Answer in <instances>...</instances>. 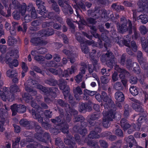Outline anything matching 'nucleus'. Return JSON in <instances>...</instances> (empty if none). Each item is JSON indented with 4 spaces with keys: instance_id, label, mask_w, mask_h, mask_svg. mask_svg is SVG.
Here are the masks:
<instances>
[{
    "instance_id": "f257e3e1",
    "label": "nucleus",
    "mask_w": 148,
    "mask_h": 148,
    "mask_svg": "<svg viewBox=\"0 0 148 148\" xmlns=\"http://www.w3.org/2000/svg\"><path fill=\"white\" fill-rule=\"evenodd\" d=\"M95 97L99 101H101V99H102L103 101L101 104L103 105L105 109H108V108H109V112L108 114L106 113V111L103 112V124L104 127L107 128L109 125V121H112L113 119L114 118L116 109L113 108L114 105L113 104L111 96L110 95L107 96L104 92H102L101 96L99 94H96Z\"/></svg>"
},
{
    "instance_id": "f03ea898",
    "label": "nucleus",
    "mask_w": 148,
    "mask_h": 148,
    "mask_svg": "<svg viewBox=\"0 0 148 148\" xmlns=\"http://www.w3.org/2000/svg\"><path fill=\"white\" fill-rule=\"evenodd\" d=\"M54 33V31L52 29L48 28L46 30H43L40 31L38 34L37 38H34L31 39V41L35 45H45L47 43L45 41L42 40L40 38L41 37L48 36L53 35Z\"/></svg>"
},
{
    "instance_id": "7ed1b4c3",
    "label": "nucleus",
    "mask_w": 148,
    "mask_h": 148,
    "mask_svg": "<svg viewBox=\"0 0 148 148\" xmlns=\"http://www.w3.org/2000/svg\"><path fill=\"white\" fill-rule=\"evenodd\" d=\"M76 70L75 67L73 66H72L70 68L68 69L67 70H64L63 72L62 71L61 69L60 68L58 69V71L52 68L49 69V71L54 74H58L60 76H62L66 77H69V74H71L74 73L75 71Z\"/></svg>"
},
{
    "instance_id": "20e7f679",
    "label": "nucleus",
    "mask_w": 148,
    "mask_h": 148,
    "mask_svg": "<svg viewBox=\"0 0 148 148\" xmlns=\"http://www.w3.org/2000/svg\"><path fill=\"white\" fill-rule=\"evenodd\" d=\"M121 25L117 27L119 32L123 33L129 29L130 30L132 28V23L129 20L127 21L125 18L123 17L121 19Z\"/></svg>"
},
{
    "instance_id": "39448f33",
    "label": "nucleus",
    "mask_w": 148,
    "mask_h": 148,
    "mask_svg": "<svg viewBox=\"0 0 148 148\" xmlns=\"http://www.w3.org/2000/svg\"><path fill=\"white\" fill-rule=\"evenodd\" d=\"M106 56L107 58V60H109L107 62L108 66L110 68L112 67L114 65L116 64L115 63L113 62L114 60L112 53L111 52L108 51L105 55H103L101 57V59L102 62H104L107 59Z\"/></svg>"
},
{
    "instance_id": "423d86ee",
    "label": "nucleus",
    "mask_w": 148,
    "mask_h": 148,
    "mask_svg": "<svg viewBox=\"0 0 148 148\" xmlns=\"http://www.w3.org/2000/svg\"><path fill=\"white\" fill-rule=\"evenodd\" d=\"M61 116H59L57 117L56 119H51V121L53 123L58 125V127L57 128V129L61 130L63 133H66L68 132V126L65 123L63 122L62 123H59L61 121Z\"/></svg>"
},
{
    "instance_id": "0eeeda50",
    "label": "nucleus",
    "mask_w": 148,
    "mask_h": 148,
    "mask_svg": "<svg viewBox=\"0 0 148 148\" xmlns=\"http://www.w3.org/2000/svg\"><path fill=\"white\" fill-rule=\"evenodd\" d=\"M42 2L40 0H37L36 3L38 6L39 13L44 18L47 17L48 18H51V16L53 14L52 13L50 12L48 14V16H47V13L46 10L45 8V6L42 4Z\"/></svg>"
},
{
    "instance_id": "6e6552de",
    "label": "nucleus",
    "mask_w": 148,
    "mask_h": 148,
    "mask_svg": "<svg viewBox=\"0 0 148 148\" xmlns=\"http://www.w3.org/2000/svg\"><path fill=\"white\" fill-rule=\"evenodd\" d=\"M0 96L4 101L8 100L12 101L14 99V96L13 95H12V92H9V88H4L3 92L0 90Z\"/></svg>"
},
{
    "instance_id": "1a4fd4ad",
    "label": "nucleus",
    "mask_w": 148,
    "mask_h": 148,
    "mask_svg": "<svg viewBox=\"0 0 148 148\" xmlns=\"http://www.w3.org/2000/svg\"><path fill=\"white\" fill-rule=\"evenodd\" d=\"M123 43L126 46L128 47L127 49V50L128 53L129 55H132L133 54V52L130 50L131 48L134 51H136L137 50V47L135 41H132L131 46L130 44V42L127 40H124Z\"/></svg>"
},
{
    "instance_id": "9d476101",
    "label": "nucleus",
    "mask_w": 148,
    "mask_h": 148,
    "mask_svg": "<svg viewBox=\"0 0 148 148\" xmlns=\"http://www.w3.org/2000/svg\"><path fill=\"white\" fill-rule=\"evenodd\" d=\"M115 69L120 73L119 76L121 79H123L121 80L122 82L124 85H125L127 82V81L125 79H124L125 75L127 73L125 70L121 69L119 67L118 65H116L115 66Z\"/></svg>"
},
{
    "instance_id": "9b49d317",
    "label": "nucleus",
    "mask_w": 148,
    "mask_h": 148,
    "mask_svg": "<svg viewBox=\"0 0 148 148\" xmlns=\"http://www.w3.org/2000/svg\"><path fill=\"white\" fill-rule=\"evenodd\" d=\"M81 67L80 68V72L77 75L75 78L76 82L79 83L82 80L83 75L85 73L86 69V66L84 62H82L81 63Z\"/></svg>"
},
{
    "instance_id": "f8f14e48",
    "label": "nucleus",
    "mask_w": 148,
    "mask_h": 148,
    "mask_svg": "<svg viewBox=\"0 0 148 148\" xmlns=\"http://www.w3.org/2000/svg\"><path fill=\"white\" fill-rule=\"evenodd\" d=\"M145 118L143 116L140 117L138 120V123H137V126L135 124H134L133 127H134V129H129L128 130V132L129 134L131 133L135 130L138 131L140 130V127L141 123L145 120Z\"/></svg>"
},
{
    "instance_id": "ddd939ff",
    "label": "nucleus",
    "mask_w": 148,
    "mask_h": 148,
    "mask_svg": "<svg viewBox=\"0 0 148 148\" xmlns=\"http://www.w3.org/2000/svg\"><path fill=\"white\" fill-rule=\"evenodd\" d=\"M6 63L9 64L10 68H12L13 66L16 67L18 66V62L17 60L14 59L12 60L11 58L9 57L8 55L6 56Z\"/></svg>"
},
{
    "instance_id": "4468645a",
    "label": "nucleus",
    "mask_w": 148,
    "mask_h": 148,
    "mask_svg": "<svg viewBox=\"0 0 148 148\" xmlns=\"http://www.w3.org/2000/svg\"><path fill=\"white\" fill-rule=\"evenodd\" d=\"M41 109L39 108L38 109L36 110L35 112L32 110V112L33 117L35 119H37L38 121L40 123H42L43 121V119L40 115L42 112H39L40 111H41Z\"/></svg>"
},
{
    "instance_id": "2eb2a0df",
    "label": "nucleus",
    "mask_w": 148,
    "mask_h": 148,
    "mask_svg": "<svg viewBox=\"0 0 148 148\" xmlns=\"http://www.w3.org/2000/svg\"><path fill=\"white\" fill-rule=\"evenodd\" d=\"M101 130L99 127L95 128V131L91 132L88 136L89 139L94 138H98L99 137L98 133L101 132Z\"/></svg>"
},
{
    "instance_id": "dca6fc26",
    "label": "nucleus",
    "mask_w": 148,
    "mask_h": 148,
    "mask_svg": "<svg viewBox=\"0 0 148 148\" xmlns=\"http://www.w3.org/2000/svg\"><path fill=\"white\" fill-rule=\"evenodd\" d=\"M32 7V5L31 4H30L29 5L27 6L26 4L25 3H24L20 9V12L22 15H23L25 14L26 10H27V11H29L31 10Z\"/></svg>"
},
{
    "instance_id": "f3484780",
    "label": "nucleus",
    "mask_w": 148,
    "mask_h": 148,
    "mask_svg": "<svg viewBox=\"0 0 148 148\" xmlns=\"http://www.w3.org/2000/svg\"><path fill=\"white\" fill-rule=\"evenodd\" d=\"M76 12L77 14V18H79L78 21V24L79 25V28H80V29L82 28V26L83 25H87L88 26H89V23H88V25L87 24L88 23H86V22L84 20L82 19L81 18L77 10H76ZM87 23L88 22H87Z\"/></svg>"
},
{
    "instance_id": "a211bd4d",
    "label": "nucleus",
    "mask_w": 148,
    "mask_h": 148,
    "mask_svg": "<svg viewBox=\"0 0 148 148\" xmlns=\"http://www.w3.org/2000/svg\"><path fill=\"white\" fill-rule=\"evenodd\" d=\"M132 107L137 112H143V110L141 107L140 102L138 100H135V103L132 104Z\"/></svg>"
},
{
    "instance_id": "6ab92c4d",
    "label": "nucleus",
    "mask_w": 148,
    "mask_h": 148,
    "mask_svg": "<svg viewBox=\"0 0 148 148\" xmlns=\"http://www.w3.org/2000/svg\"><path fill=\"white\" fill-rule=\"evenodd\" d=\"M31 53L33 56H34V59L37 61H42L44 60L43 56L38 54V51H32Z\"/></svg>"
},
{
    "instance_id": "aec40b11",
    "label": "nucleus",
    "mask_w": 148,
    "mask_h": 148,
    "mask_svg": "<svg viewBox=\"0 0 148 148\" xmlns=\"http://www.w3.org/2000/svg\"><path fill=\"white\" fill-rule=\"evenodd\" d=\"M65 83H62L59 85L60 88L63 90V94L65 97H66L68 93L69 88V87L66 85Z\"/></svg>"
},
{
    "instance_id": "412c9836",
    "label": "nucleus",
    "mask_w": 148,
    "mask_h": 148,
    "mask_svg": "<svg viewBox=\"0 0 148 148\" xmlns=\"http://www.w3.org/2000/svg\"><path fill=\"white\" fill-rule=\"evenodd\" d=\"M147 43L146 42V40L144 37L141 38V42H142V47L143 49L146 52H147L148 56V37L147 38Z\"/></svg>"
},
{
    "instance_id": "4be33fe9",
    "label": "nucleus",
    "mask_w": 148,
    "mask_h": 148,
    "mask_svg": "<svg viewBox=\"0 0 148 148\" xmlns=\"http://www.w3.org/2000/svg\"><path fill=\"white\" fill-rule=\"evenodd\" d=\"M126 140L127 143H129V147L130 148L132 147L133 145H136V141L132 136H130L126 138Z\"/></svg>"
},
{
    "instance_id": "5701e85b",
    "label": "nucleus",
    "mask_w": 148,
    "mask_h": 148,
    "mask_svg": "<svg viewBox=\"0 0 148 148\" xmlns=\"http://www.w3.org/2000/svg\"><path fill=\"white\" fill-rule=\"evenodd\" d=\"M115 97L116 99L119 102H121L124 99L123 94L121 92H117L115 94Z\"/></svg>"
},
{
    "instance_id": "b1692460",
    "label": "nucleus",
    "mask_w": 148,
    "mask_h": 148,
    "mask_svg": "<svg viewBox=\"0 0 148 148\" xmlns=\"http://www.w3.org/2000/svg\"><path fill=\"white\" fill-rule=\"evenodd\" d=\"M74 93L75 94V97L76 98L77 100L79 99V97L77 93L79 95L82 94L83 92L82 90L79 86L76 87L75 89H73Z\"/></svg>"
},
{
    "instance_id": "393cba45",
    "label": "nucleus",
    "mask_w": 148,
    "mask_h": 148,
    "mask_svg": "<svg viewBox=\"0 0 148 148\" xmlns=\"http://www.w3.org/2000/svg\"><path fill=\"white\" fill-rule=\"evenodd\" d=\"M121 126L124 130H126L130 127V125L126 122L125 119H122L121 121Z\"/></svg>"
},
{
    "instance_id": "a878e982",
    "label": "nucleus",
    "mask_w": 148,
    "mask_h": 148,
    "mask_svg": "<svg viewBox=\"0 0 148 148\" xmlns=\"http://www.w3.org/2000/svg\"><path fill=\"white\" fill-rule=\"evenodd\" d=\"M90 56L91 57H92V53H90ZM91 58L92 62L93 64L94 70L96 71H97V70L99 68V66L97 64L98 60L97 59L93 58V57H91Z\"/></svg>"
},
{
    "instance_id": "bb28decb",
    "label": "nucleus",
    "mask_w": 148,
    "mask_h": 148,
    "mask_svg": "<svg viewBox=\"0 0 148 148\" xmlns=\"http://www.w3.org/2000/svg\"><path fill=\"white\" fill-rule=\"evenodd\" d=\"M20 106L17 105L16 104H14L11 106V109L12 112V115L16 114V112H18L19 108H20Z\"/></svg>"
},
{
    "instance_id": "cd10ccee",
    "label": "nucleus",
    "mask_w": 148,
    "mask_h": 148,
    "mask_svg": "<svg viewBox=\"0 0 148 148\" xmlns=\"http://www.w3.org/2000/svg\"><path fill=\"white\" fill-rule=\"evenodd\" d=\"M138 20H140L142 23L145 24L148 22V16L145 14L141 15L139 16Z\"/></svg>"
},
{
    "instance_id": "c85d7f7f",
    "label": "nucleus",
    "mask_w": 148,
    "mask_h": 148,
    "mask_svg": "<svg viewBox=\"0 0 148 148\" xmlns=\"http://www.w3.org/2000/svg\"><path fill=\"white\" fill-rule=\"evenodd\" d=\"M88 107L87 104L82 103L79 106V110L82 112H84L87 110Z\"/></svg>"
},
{
    "instance_id": "c756f323",
    "label": "nucleus",
    "mask_w": 148,
    "mask_h": 148,
    "mask_svg": "<svg viewBox=\"0 0 148 148\" xmlns=\"http://www.w3.org/2000/svg\"><path fill=\"white\" fill-rule=\"evenodd\" d=\"M130 93L133 95H136L138 93V91L137 88L134 86H131L130 88Z\"/></svg>"
},
{
    "instance_id": "7c9ffc66",
    "label": "nucleus",
    "mask_w": 148,
    "mask_h": 148,
    "mask_svg": "<svg viewBox=\"0 0 148 148\" xmlns=\"http://www.w3.org/2000/svg\"><path fill=\"white\" fill-rule=\"evenodd\" d=\"M71 113H70V112H69V114H68L67 116L66 117V120L67 122L69 121L71 116L73 115H76L78 113V112L77 111L73 109L71 110Z\"/></svg>"
},
{
    "instance_id": "2f4dec72",
    "label": "nucleus",
    "mask_w": 148,
    "mask_h": 148,
    "mask_svg": "<svg viewBox=\"0 0 148 148\" xmlns=\"http://www.w3.org/2000/svg\"><path fill=\"white\" fill-rule=\"evenodd\" d=\"M142 54L141 51H138L137 52V59L140 65L142 67L145 63L142 62Z\"/></svg>"
},
{
    "instance_id": "473e14b6",
    "label": "nucleus",
    "mask_w": 148,
    "mask_h": 148,
    "mask_svg": "<svg viewBox=\"0 0 148 148\" xmlns=\"http://www.w3.org/2000/svg\"><path fill=\"white\" fill-rule=\"evenodd\" d=\"M6 74L8 77H15L17 75L16 73H15L14 71H13L11 69H10L7 71Z\"/></svg>"
},
{
    "instance_id": "72a5a7b5",
    "label": "nucleus",
    "mask_w": 148,
    "mask_h": 148,
    "mask_svg": "<svg viewBox=\"0 0 148 148\" xmlns=\"http://www.w3.org/2000/svg\"><path fill=\"white\" fill-rule=\"evenodd\" d=\"M55 144L60 148H62L64 147L62 141L60 138H57L56 140Z\"/></svg>"
},
{
    "instance_id": "f704fd0d",
    "label": "nucleus",
    "mask_w": 148,
    "mask_h": 148,
    "mask_svg": "<svg viewBox=\"0 0 148 148\" xmlns=\"http://www.w3.org/2000/svg\"><path fill=\"white\" fill-rule=\"evenodd\" d=\"M16 42V40L14 37L10 36L8 37V42L10 45H12Z\"/></svg>"
},
{
    "instance_id": "c9c22d12",
    "label": "nucleus",
    "mask_w": 148,
    "mask_h": 148,
    "mask_svg": "<svg viewBox=\"0 0 148 148\" xmlns=\"http://www.w3.org/2000/svg\"><path fill=\"white\" fill-rule=\"evenodd\" d=\"M10 90L12 93L20 91V89L18 87L15 85L11 86Z\"/></svg>"
},
{
    "instance_id": "e433bc0d",
    "label": "nucleus",
    "mask_w": 148,
    "mask_h": 148,
    "mask_svg": "<svg viewBox=\"0 0 148 148\" xmlns=\"http://www.w3.org/2000/svg\"><path fill=\"white\" fill-rule=\"evenodd\" d=\"M34 87L40 90L43 92H45V93H46V91H47V89H46L45 87H43L41 85L36 84V86H34Z\"/></svg>"
},
{
    "instance_id": "4c0bfd02",
    "label": "nucleus",
    "mask_w": 148,
    "mask_h": 148,
    "mask_svg": "<svg viewBox=\"0 0 148 148\" xmlns=\"http://www.w3.org/2000/svg\"><path fill=\"white\" fill-rule=\"evenodd\" d=\"M53 3L52 5L53 8L56 12H58L59 11L58 7L56 2H54L53 0H50Z\"/></svg>"
},
{
    "instance_id": "58836bf2",
    "label": "nucleus",
    "mask_w": 148,
    "mask_h": 148,
    "mask_svg": "<svg viewBox=\"0 0 148 148\" xmlns=\"http://www.w3.org/2000/svg\"><path fill=\"white\" fill-rule=\"evenodd\" d=\"M70 55V61L71 63H73L75 61V58L77 57V55L75 53H71Z\"/></svg>"
},
{
    "instance_id": "ea45409f",
    "label": "nucleus",
    "mask_w": 148,
    "mask_h": 148,
    "mask_svg": "<svg viewBox=\"0 0 148 148\" xmlns=\"http://www.w3.org/2000/svg\"><path fill=\"white\" fill-rule=\"evenodd\" d=\"M23 98L26 102H29V101L31 100L32 97L31 96H28L27 94L26 93L23 96Z\"/></svg>"
},
{
    "instance_id": "a19ab883",
    "label": "nucleus",
    "mask_w": 148,
    "mask_h": 148,
    "mask_svg": "<svg viewBox=\"0 0 148 148\" xmlns=\"http://www.w3.org/2000/svg\"><path fill=\"white\" fill-rule=\"evenodd\" d=\"M112 8L116 10H118L120 9L123 10L124 9L123 7L120 5H117L116 4H113L112 6Z\"/></svg>"
},
{
    "instance_id": "79ce46f5",
    "label": "nucleus",
    "mask_w": 148,
    "mask_h": 148,
    "mask_svg": "<svg viewBox=\"0 0 148 148\" xmlns=\"http://www.w3.org/2000/svg\"><path fill=\"white\" fill-rule=\"evenodd\" d=\"M110 79L108 77L102 76L101 77V81L103 84H107L109 82Z\"/></svg>"
},
{
    "instance_id": "37998d69",
    "label": "nucleus",
    "mask_w": 148,
    "mask_h": 148,
    "mask_svg": "<svg viewBox=\"0 0 148 148\" xmlns=\"http://www.w3.org/2000/svg\"><path fill=\"white\" fill-rule=\"evenodd\" d=\"M114 87L116 90H119L122 89L121 84L120 82H116L114 85Z\"/></svg>"
},
{
    "instance_id": "c03bdc74",
    "label": "nucleus",
    "mask_w": 148,
    "mask_h": 148,
    "mask_svg": "<svg viewBox=\"0 0 148 148\" xmlns=\"http://www.w3.org/2000/svg\"><path fill=\"white\" fill-rule=\"evenodd\" d=\"M139 30L141 33L143 34H145L147 32V29L146 27L144 26H141L140 27Z\"/></svg>"
},
{
    "instance_id": "a18cd8bd",
    "label": "nucleus",
    "mask_w": 148,
    "mask_h": 148,
    "mask_svg": "<svg viewBox=\"0 0 148 148\" xmlns=\"http://www.w3.org/2000/svg\"><path fill=\"white\" fill-rule=\"evenodd\" d=\"M4 119H2V121H0V131L1 132H3L5 130L4 126Z\"/></svg>"
},
{
    "instance_id": "49530a36",
    "label": "nucleus",
    "mask_w": 148,
    "mask_h": 148,
    "mask_svg": "<svg viewBox=\"0 0 148 148\" xmlns=\"http://www.w3.org/2000/svg\"><path fill=\"white\" fill-rule=\"evenodd\" d=\"M25 89L27 91L29 92L30 94H32V95H35L36 94V91L33 90L28 87H26Z\"/></svg>"
},
{
    "instance_id": "de8ad7c7",
    "label": "nucleus",
    "mask_w": 148,
    "mask_h": 148,
    "mask_svg": "<svg viewBox=\"0 0 148 148\" xmlns=\"http://www.w3.org/2000/svg\"><path fill=\"white\" fill-rule=\"evenodd\" d=\"M100 114L99 112H98L92 115L91 118L93 120H95L98 119L100 117Z\"/></svg>"
},
{
    "instance_id": "09e8293b",
    "label": "nucleus",
    "mask_w": 148,
    "mask_h": 148,
    "mask_svg": "<svg viewBox=\"0 0 148 148\" xmlns=\"http://www.w3.org/2000/svg\"><path fill=\"white\" fill-rule=\"evenodd\" d=\"M125 111L124 113V115L125 117H127L129 115V111L128 108V106L127 105H126L125 106Z\"/></svg>"
},
{
    "instance_id": "8fccbe9b",
    "label": "nucleus",
    "mask_w": 148,
    "mask_h": 148,
    "mask_svg": "<svg viewBox=\"0 0 148 148\" xmlns=\"http://www.w3.org/2000/svg\"><path fill=\"white\" fill-rule=\"evenodd\" d=\"M46 66H54L57 67L58 66V65L56 64L54 61H51L49 63H48L46 64Z\"/></svg>"
},
{
    "instance_id": "3c124183",
    "label": "nucleus",
    "mask_w": 148,
    "mask_h": 148,
    "mask_svg": "<svg viewBox=\"0 0 148 148\" xmlns=\"http://www.w3.org/2000/svg\"><path fill=\"white\" fill-rule=\"evenodd\" d=\"M34 51H38V54H43L45 53L46 51L47 50L45 48H41L37 50H34Z\"/></svg>"
},
{
    "instance_id": "603ef678",
    "label": "nucleus",
    "mask_w": 148,
    "mask_h": 148,
    "mask_svg": "<svg viewBox=\"0 0 148 148\" xmlns=\"http://www.w3.org/2000/svg\"><path fill=\"white\" fill-rule=\"evenodd\" d=\"M53 23L52 22L47 23V22L43 23L42 25L43 27H49L53 25Z\"/></svg>"
},
{
    "instance_id": "864d4df0",
    "label": "nucleus",
    "mask_w": 148,
    "mask_h": 148,
    "mask_svg": "<svg viewBox=\"0 0 148 148\" xmlns=\"http://www.w3.org/2000/svg\"><path fill=\"white\" fill-rule=\"evenodd\" d=\"M100 143L101 145L103 148H107V144L106 142L103 140H101L100 141Z\"/></svg>"
},
{
    "instance_id": "5fc2aeb1",
    "label": "nucleus",
    "mask_w": 148,
    "mask_h": 148,
    "mask_svg": "<svg viewBox=\"0 0 148 148\" xmlns=\"http://www.w3.org/2000/svg\"><path fill=\"white\" fill-rule=\"evenodd\" d=\"M20 106V108H19V110L18 112L20 113H23L25 112L26 110V108L23 105Z\"/></svg>"
},
{
    "instance_id": "6e6d98bb",
    "label": "nucleus",
    "mask_w": 148,
    "mask_h": 148,
    "mask_svg": "<svg viewBox=\"0 0 148 148\" xmlns=\"http://www.w3.org/2000/svg\"><path fill=\"white\" fill-rule=\"evenodd\" d=\"M21 66L23 71L25 72L27 71L28 70V67L25 63L24 62H23Z\"/></svg>"
},
{
    "instance_id": "4d7b16f0",
    "label": "nucleus",
    "mask_w": 148,
    "mask_h": 148,
    "mask_svg": "<svg viewBox=\"0 0 148 148\" xmlns=\"http://www.w3.org/2000/svg\"><path fill=\"white\" fill-rule=\"evenodd\" d=\"M40 24V23L39 21L38 20L34 21L31 23V25L34 27L37 26Z\"/></svg>"
},
{
    "instance_id": "13d9d810",
    "label": "nucleus",
    "mask_w": 148,
    "mask_h": 148,
    "mask_svg": "<svg viewBox=\"0 0 148 148\" xmlns=\"http://www.w3.org/2000/svg\"><path fill=\"white\" fill-rule=\"evenodd\" d=\"M137 81V79L136 77H132L130 80V83L132 84H136Z\"/></svg>"
},
{
    "instance_id": "bf43d9fd",
    "label": "nucleus",
    "mask_w": 148,
    "mask_h": 148,
    "mask_svg": "<svg viewBox=\"0 0 148 148\" xmlns=\"http://www.w3.org/2000/svg\"><path fill=\"white\" fill-rule=\"evenodd\" d=\"M112 79L114 81H116L118 79V77L116 71H115L112 75Z\"/></svg>"
},
{
    "instance_id": "052dcab7",
    "label": "nucleus",
    "mask_w": 148,
    "mask_h": 148,
    "mask_svg": "<svg viewBox=\"0 0 148 148\" xmlns=\"http://www.w3.org/2000/svg\"><path fill=\"white\" fill-rule=\"evenodd\" d=\"M6 49V47L5 46L3 45H0V51L2 54L5 52Z\"/></svg>"
},
{
    "instance_id": "680f3d73",
    "label": "nucleus",
    "mask_w": 148,
    "mask_h": 148,
    "mask_svg": "<svg viewBox=\"0 0 148 148\" xmlns=\"http://www.w3.org/2000/svg\"><path fill=\"white\" fill-rule=\"evenodd\" d=\"M82 51L85 53H87L88 52V47L84 45L82 46Z\"/></svg>"
},
{
    "instance_id": "e2e57ef3",
    "label": "nucleus",
    "mask_w": 148,
    "mask_h": 148,
    "mask_svg": "<svg viewBox=\"0 0 148 148\" xmlns=\"http://www.w3.org/2000/svg\"><path fill=\"white\" fill-rule=\"evenodd\" d=\"M115 134L116 135L119 136H122L123 135V133L122 131L120 129H117L115 131Z\"/></svg>"
},
{
    "instance_id": "0e129e2a",
    "label": "nucleus",
    "mask_w": 148,
    "mask_h": 148,
    "mask_svg": "<svg viewBox=\"0 0 148 148\" xmlns=\"http://www.w3.org/2000/svg\"><path fill=\"white\" fill-rule=\"evenodd\" d=\"M31 18V17H30L28 15H26L24 17L23 21L25 23H28L30 21Z\"/></svg>"
},
{
    "instance_id": "69168bd1",
    "label": "nucleus",
    "mask_w": 148,
    "mask_h": 148,
    "mask_svg": "<svg viewBox=\"0 0 148 148\" xmlns=\"http://www.w3.org/2000/svg\"><path fill=\"white\" fill-rule=\"evenodd\" d=\"M66 22L67 24L68 25H69V26L73 28H74V25L72 23L71 21V19L69 18L67 19L66 20Z\"/></svg>"
},
{
    "instance_id": "338daca9",
    "label": "nucleus",
    "mask_w": 148,
    "mask_h": 148,
    "mask_svg": "<svg viewBox=\"0 0 148 148\" xmlns=\"http://www.w3.org/2000/svg\"><path fill=\"white\" fill-rule=\"evenodd\" d=\"M37 17V16L35 10H33L31 12V18L32 19H35Z\"/></svg>"
},
{
    "instance_id": "774afa93",
    "label": "nucleus",
    "mask_w": 148,
    "mask_h": 148,
    "mask_svg": "<svg viewBox=\"0 0 148 148\" xmlns=\"http://www.w3.org/2000/svg\"><path fill=\"white\" fill-rule=\"evenodd\" d=\"M79 131L80 134L83 135V136H84L85 134H86L87 132V130L85 128H83L82 130H80Z\"/></svg>"
}]
</instances>
